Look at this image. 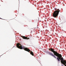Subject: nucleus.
<instances>
[{
    "label": "nucleus",
    "mask_w": 66,
    "mask_h": 66,
    "mask_svg": "<svg viewBox=\"0 0 66 66\" xmlns=\"http://www.w3.org/2000/svg\"><path fill=\"white\" fill-rule=\"evenodd\" d=\"M16 46L17 48H19V49H24L25 51H28L29 52H30L31 51L29 49L23 46H22V45L19 43H18L16 44Z\"/></svg>",
    "instance_id": "obj_2"
},
{
    "label": "nucleus",
    "mask_w": 66,
    "mask_h": 66,
    "mask_svg": "<svg viewBox=\"0 0 66 66\" xmlns=\"http://www.w3.org/2000/svg\"><path fill=\"white\" fill-rule=\"evenodd\" d=\"M49 50L53 52L54 55L57 57V59L59 62H60V60H61V63L64 65H65V66H66V61L65 60L63 59V58L62 57V56L61 54H59L57 53V52L55 51L54 49L52 48H49Z\"/></svg>",
    "instance_id": "obj_1"
},
{
    "label": "nucleus",
    "mask_w": 66,
    "mask_h": 66,
    "mask_svg": "<svg viewBox=\"0 0 66 66\" xmlns=\"http://www.w3.org/2000/svg\"><path fill=\"white\" fill-rule=\"evenodd\" d=\"M7 21L8 22V21Z\"/></svg>",
    "instance_id": "obj_7"
},
{
    "label": "nucleus",
    "mask_w": 66,
    "mask_h": 66,
    "mask_svg": "<svg viewBox=\"0 0 66 66\" xmlns=\"http://www.w3.org/2000/svg\"><path fill=\"white\" fill-rule=\"evenodd\" d=\"M47 53L48 54H49L51 56H53V57H54L55 59H56V56H55V55L53 54L52 53H50V52H47Z\"/></svg>",
    "instance_id": "obj_4"
},
{
    "label": "nucleus",
    "mask_w": 66,
    "mask_h": 66,
    "mask_svg": "<svg viewBox=\"0 0 66 66\" xmlns=\"http://www.w3.org/2000/svg\"><path fill=\"white\" fill-rule=\"evenodd\" d=\"M21 37H22L23 39H30V38H27V37L24 36H22Z\"/></svg>",
    "instance_id": "obj_5"
},
{
    "label": "nucleus",
    "mask_w": 66,
    "mask_h": 66,
    "mask_svg": "<svg viewBox=\"0 0 66 66\" xmlns=\"http://www.w3.org/2000/svg\"><path fill=\"white\" fill-rule=\"evenodd\" d=\"M55 11H54L53 14V16L54 18H56L58 16L59 12H60V10L59 9L55 8Z\"/></svg>",
    "instance_id": "obj_3"
},
{
    "label": "nucleus",
    "mask_w": 66,
    "mask_h": 66,
    "mask_svg": "<svg viewBox=\"0 0 66 66\" xmlns=\"http://www.w3.org/2000/svg\"><path fill=\"white\" fill-rule=\"evenodd\" d=\"M30 54L32 55V56H34V54H33V52H32V51H30Z\"/></svg>",
    "instance_id": "obj_6"
}]
</instances>
